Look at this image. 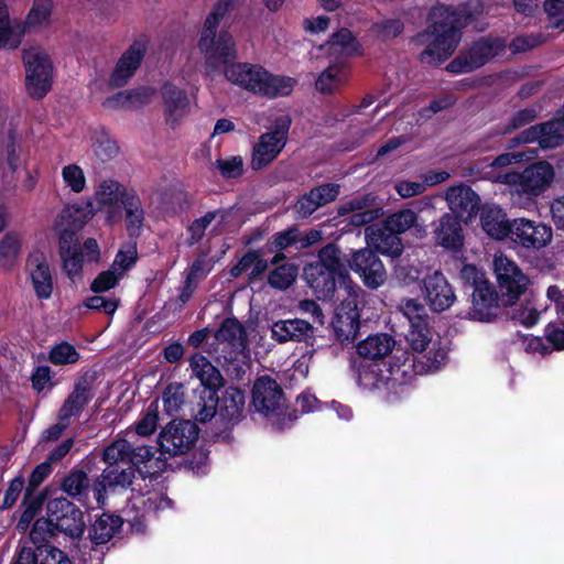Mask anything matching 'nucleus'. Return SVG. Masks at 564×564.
Listing matches in <instances>:
<instances>
[{"label":"nucleus","instance_id":"f257e3e1","mask_svg":"<svg viewBox=\"0 0 564 564\" xmlns=\"http://www.w3.org/2000/svg\"><path fill=\"white\" fill-rule=\"evenodd\" d=\"M445 359V352L437 350L435 357H429L426 367L415 369L409 357L402 362L394 360L387 364L384 361H361L357 367V381L365 390L386 389L402 393L404 386L413 378L414 375L434 371L440 368Z\"/></svg>","mask_w":564,"mask_h":564},{"label":"nucleus","instance_id":"f03ea898","mask_svg":"<svg viewBox=\"0 0 564 564\" xmlns=\"http://www.w3.org/2000/svg\"><path fill=\"white\" fill-rule=\"evenodd\" d=\"M429 19L431 25L417 36L420 43L426 44L421 61L441 63L454 53L459 43L458 18L449 7L438 4L432 8Z\"/></svg>","mask_w":564,"mask_h":564},{"label":"nucleus","instance_id":"7ed1b4c3","mask_svg":"<svg viewBox=\"0 0 564 564\" xmlns=\"http://www.w3.org/2000/svg\"><path fill=\"white\" fill-rule=\"evenodd\" d=\"M234 0H218L205 19L198 48L204 55L205 62L210 67L226 64L237 57L236 41L227 30L217 32L220 21L227 15Z\"/></svg>","mask_w":564,"mask_h":564},{"label":"nucleus","instance_id":"20e7f679","mask_svg":"<svg viewBox=\"0 0 564 564\" xmlns=\"http://www.w3.org/2000/svg\"><path fill=\"white\" fill-rule=\"evenodd\" d=\"M554 177L553 166L549 162L540 161L529 165L521 173L512 171L499 174L495 181L509 186L511 202L514 206L530 209L533 207L535 198L552 185Z\"/></svg>","mask_w":564,"mask_h":564},{"label":"nucleus","instance_id":"39448f33","mask_svg":"<svg viewBox=\"0 0 564 564\" xmlns=\"http://www.w3.org/2000/svg\"><path fill=\"white\" fill-rule=\"evenodd\" d=\"M226 78L246 90L265 97L288 96L292 93L295 79L273 75L260 65L234 63L225 68Z\"/></svg>","mask_w":564,"mask_h":564},{"label":"nucleus","instance_id":"423d86ee","mask_svg":"<svg viewBox=\"0 0 564 564\" xmlns=\"http://www.w3.org/2000/svg\"><path fill=\"white\" fill-rule=\"evenodd\" d=\"M226 78L246 90L265 97L288 96L292 93L295 79L273 75L260 65L234 63L225 68Z\"/></svg>","mask_w":564,"mask_h":564},{"label":"nucleus","instance_id":"0eeeda50","mask_svg":"<svg viewBox=\"0 0 564 564\" xmlns=\"http://www.w3.org/2000/svg\"><path fill=\"white\" fill-rule=\"evenodd\" d=\"M25 67V88L33 98H43L53 83V65L50 56L41 46H30L23 51Z\"/></svg>","mask_w":564,"mask_h":564},{"label":"nucleus","instance_id":"6e6552de","mask_svg":"<svg viewBox=\"0 0 564 564\" xmlns=\"http://www.w3.org/2000/svg\"><path fill=\"white\" fill-rule=\"evenodd\" d=\"M494 272L505 305H513L529 285L528 276L503 253L494 257Z\"/></svg>","mask_w":564,"mask_h":564},{"label":"nucleus","instance_id":"1a4fd4ad","mask_svg":"<svg viewBox=\"0 0 564 564\" xmlns=\"http://www.w3.org/2000/svg\"><path fill=\"white\" fill-rule=\"evenodd\" d=\"M133 191L115 180L101 181L94 193L93 206L105 216L108 225L122 219V206L133 195Z\"/></svg>","mask_w":564,"mask_h":564},{"label":"nucleus","instance_id":"9d476101","mask_svg":"<svg viewBox=\"0 0 564 564\" xmlns=\"http://www.w3.org/2000/svg\"><path fill=\"white\" fill-rule=\"evenodd\" d=\"M291 119L286 115L278 117L273 127L259 137L253 147L251 165L254 170L270 164L286 144Z\"/></svg>","mask_w":564,"mask_h":564},{"label":"nucleus","instance_id":"9b49d317","mask_svg":"<svg viewBox=\"0 0 564 564\" xmlns=\"http://www.w3.org/2000/svg\"><path fill=\"white\" fill-rule=\"evenodd\" d=\"M172 500L160 489H150L147 492H133L129 498L124 512L126 521L137 531L142 530L141 520L150 513L169 509Z\"/></svg>","mask_w":564,"mask_h":564},{"label":"nucleus","instance_id":"f8f14e48","mask_svg":"<svg viewBox=\"0 0 564 564\" xmlns=\"http://www.w3.org/2000/svg\"><path fill=\"white\" fill-rule=\"evenodd\" d=\"M46 514L54 520L56 531L76 539L85 531L86 522L83 512L66 498L59 497L48 500Z\"/></svg>","mask_w":564,"mask_h":564},{"label":"nucleus","instance_id":"ddd939ff","mask_svg":"<svg viewBox=\"0 0 564 564\" xmlns=\"http://www.w3.org/2000/svg\"><path fill=\"white\" fill-rule=\"evenodd\" d=\"M344 291L347 297L336 308L332 326L338 340L349 341L355 339L359 330L357 297L360 289L356 284H348Z\"/></svg>","mask_w":564,"mask_h":564},{"label":"nucleus","instance_id":"4468645a","mask_svg":"<svg viewBox=\"0 0 564 564\" xmlns=\"http://www.w3.org/2000/svg\"><path fill=\"white\" fill-rule=\"evenodd\" d=\"M505 47L506 44L500 39H481L465 55L452 61L446 68L455 74L471 72L499 55Z\"/></svg>","mask_w":564,"mask_h":564},{"label":"nucleus","instance_id":"2eb2a0df","mask_svg":"<svg viewBox=\"0 0 564 564\" xmlns=\"http://www.w3.org/2000/svg\"><path fill=\"white\" fill-rule=\"evenodd\" d=\"M198 431L189 421H172L161 432L159 445L162 453L176 456L186 453L197 440Z\"/></svg>","mask_w":564,"mask_h":564},{"label":"nucleus","instance_id":"dca6fc26","mask_svg":"<svg viewBox=\"0 0 564 564\" xmlns=\"http://www.w3.org/2000/svg\"><path fill=\"white\" fill-rule=\"evenodd\" d=\"M511 239L527 249H541L547 246L553 237L552 228L545 224L527 218L511 221Z\"/></svg>","mask_w":564,"mask_h":564},{"label":"nucleus","instance_id":"f3484780","mask_svg":"<svg viewBox=\"0 0 564 564\" xmlns=\"http://www.w3.org/2000/svg\"><path fill=\"white\" fill-rule=\"evenodd\" d=\"M406 339L414 351L426 352L421 357V359H414L411 358L408 352L401 351L400 355H398V352L393 355L394 360L402 362L404 358L409 357L410 361L414 365V368L420 369L423 366L426 367V365L429 364V357L433 359L437 350H443L445 352L444 360H446V350L440 347L436 343H432L431 332L427 327V323L421 325L414 324L410 326V329L406 334ZM445 361H443L442 364Z\"/></svg>","mask_w":564,"mask_h":564},{"label":"nucleus","instance_id":"a211bd4d","mask_svg":"<svg viewBox=\"0 0 564 564\" xmlns=\"http://www.w3.org/2000/svg\"><path fill=\"white\" fill-rule=\"evenodd\" d=\"M350 269L357 273L366 286L378 289L387 280L386 269L371 249L356 251L349 261Z\"/></svg>","mask_w":564,"mask_h":564},{"label":"nucleus","instance_id":"6ab92c4d","mask_svg":"<svg viewBox=\"0 0 564 564\" xmlns=\"http://www.w3.org/2000/svg\"><path fill=\"white\" fill-rule=\"evenodd\" d=\"M252 403L258 412L280 415L284 406L283 392L275 380L260 377L253 384Z\"/></svg>","mask_w":564,"mask_h":564},{"label":"nucleus","instance_id":"aec40b11","mask_svg":"<svg viewBox=\"0 0 564 564\" xmlns=\"http://www.w3.org/2000/svg\"><path fill=\"white\" fill-rule=\"evenodd\" d=\"M423 296L434 312H444L456 301L452 285L440 271L426 275L423 280Z\"/></svg>","mask_w":564,"mask_h":564},{"label":"nucleus","instance_id":"412c9836","mask_svg":"<svg viewBox=\"0 0 564 564\" xmlns=\"http://www.w3.org/2000/svg\"><path fill=\"white\" fill-rule=\"evenodd\" d=\"M26 272L37 299L48 300L53 293L54 280L46 254L42 251L32 252L26 260Z\"/></svg>","mask_w":564,"mask_h":564},{"label":"nucleus","instance_id":"4be33fe9","mask_svg":"<svg viewBox=\"0 0 564 564\" xmlns=\"http://www.w3.org/2000/svg\"><path fill=\"white\" fill-rule=\"evenodd\" d=\"M149 40L140 36L133 41L129 48L121 55L111 76V83L116 86L124 85L141 65L148 51Z\"/></svg>","mask_w":564,"mask_h":564},{"label":"nucleus","instance_id":"5701e85b","mask_svg":"<svg viewBox=\"0 0 564 564\" xmlns=\"http://www.w3.org/2000/svg\"><path fill=\"white\" fill-rule=\"evenodd\" d=\"M519 141L523 143L536 141L545 149L561 145L564 141V117L529 128L520 134Z\"/></svg>","mask_w":564,"mask_h":564},{"label":"nucleus","instance_id":"b1692460","mask_svg":"<svg viewBox=\"0 0 564 564\" xmlns=\"http://www.w3.org/2000/svg\"><path fill=\"white\" fill-rule=\"evenodd\" d=\"M162 97L164 102L165 121L171 127L178 126L188 115L189 100L185 90L176 87L171 83H166L162 88Z\"/></svg>","mask_w":564,"mask_h":564},{"label":"nucleus","instance_id":"393cba45","mask_svg":"<svg viewBox=\"0 0 564 564\" xmlns=\"http://www.w3.org/2000/svg\"><path fill=\"white\" fill-rule=\"evenodd\" d=\"M471 307L468 318L478 322H491L498 314L496 292L490 283L481 284L471 295Z\"/></svg>","mask_w":564,"mask_h":564},{"label":"nucleus","instance_id":"a878e982","mask_svg":"<svg viewBox=\"0 0 564 564\" xmlns=\"http://www.w3.org/2000/svg\"><path fill=\"white\" fill-rule=\"evenodd\" d=\"M444 198L447 202L448 208L459 218L471 217L479 205L478 195L464 184L449 187Z\"/></svg>","mask_w":564,"mask_h":564},{"label":"nucleus","instance_id":"bb28decb","mask_svg":"<svg viewBox=\"0 0 564 564\" xmlns=\"http://www.w3.org/2000/svg\"><path fill=\"white\" fill-rule=\"evenodd\" d=\"M366 240L377 251L389 257H399L402 253L403 245L394 231H388L386 226L371 225L365 230Z\"/></svg>","mask_w":564,"mask_h":564},{"label":"nucleus","instance_id":"cd10ccee","mask_svg":"<svg viewBox=\"0 0 564 564\" xmlns=\"http://www.w3.org/2000/svg\"><path fill=\"white\" fill-rule=\"evenodd\" d=\"M480 223L484 231L494 239L501 240L511 235V223L506 213L495 204H485L481 207Z\"/></svg>","mask_w":564,"mask_h":564},{"label":"nucleus","instance_id":"c85d7f7f","mask_svg":"<svg viewBox=\"0 0 564 564\" xmlns=\"http://www.w3.org/2000/svg\"><path fill=\"white\" fill-rule=\"evenodd\" d=\"M549 300L555 302L558 323H550L545 328V337L556 349H564V291L556 285L549 286L546 291Z\"/></svg>","mask_w":564,"mask_h":564},{"label":"nucleus","instance_id":"c756f323","mask_svg":"<svg viewBox=\"0 0 564 564\" xmlns=\"http://www.w3.org/2000/svg\"><path fill=\"white\" fill-rule=\"evenodd\" d=\"M338 188L334 184H324L313 188L297 202V213L304 217L312 215L321 206L333 202L339 193Z\"/></svg>","mask_w":564,"mask_h":564},{"label":"nucleus","instance_id":"7c9ffc66","mask_svg":"<svg viewBox=\"0 0 564 564\" xmlns=\"http://www.w3.org/2000/svg\"><path fill=\"white\" fill-rule=\"evenodd\" d=\"M336 276L327 270H322L318 265H306L304 268V278L308 285L319 300L330 299L336 290Z\"/></svg>","mask_w":564,"mask_h":564},{"label":"nucleus","instance_id":"2f4dec72","mask_svg":"<svg viewBox=\"0 0 564 564\" xmlns=\"http://www.w3.org/2000/svg\"><path fill=\"white\" fill-rule=\"evenodd\" d=\"M215 338L219 345L224 346L223 350L228 349L230 352L242 351L246 347L245 329L236 319L224 321L216 332Z\"/></svg>","mask_w":564,"mask_h":564},{"label":"nucleus","instance_id":"473e14b6","mask_svg":"<svg viewBox=\"0 0 564 564\" xmlns=\"http://www.w3.org/2000/svg\"><path fill=\"white\" fill-rule=\"evenodd\" d=\"M394 344V339L388 334L370 335L358 344L357 352L369 359L368 361H379L392 351Z\"/></svg>","mask_w":564,"mask_h":564},{"label":"nucleus","instance_id":"72a5a7b5","mask_svg":"<svg viewBox=\"0 0 564 564\" xmlns=\"http://www.w3.org/2000/svg\"><path fill=\"white\" fill-rule=\"evenodd\" d=\"M308 265L322 267V270H327L338 275L340 281V288L347 289L348 284H354L346 273L345 267L340 260V251L335 245H327L321 249L318 253V260L310 263Z\"/></svg>","mask_w":564,"mask_h":564},{"label":"nucleus","instance_id":"f704fd0d","mask_svg":"<svg viewBox=\"0 0 564 564\" xmlns=\"http://www.w3.org/2000/svg\"><path fill=\"white\" fill-rule=\"evenodd\" d=\"M152 96V89L140 87L132 90L120 91L108 98L106 104L112 109L133 110L149 104Z\"/></svg>","mask_w":564,"mask_h":564},{"label":"nucleus","instance_id":"c9c22d12","mask_svg":"<svg viewBox=\"0 0 564 564\" xmlns=\"http://www.w3.org/2000/svg\"><path fill=\"white\" fill-rule=\"evenodd\" d=\"M437 242L448 249H458L463 245L462 226L457 217L445 214L435 229Z\"/></svg>","mask_w":564,"mask_h":564},{"label":"nucleus","instance_id":"e433bc0d","mask_svg":"<svg viewBox=\"0 0 564 564\" xmlns=\"http://www.w3.org/2000/svg\"><path fill=\"white\" fill-rule=\"evenodd\" d=\"M312 332L308 322L300 318L279 321L271 327L272 337L281 343L288 340H302Z\"/></svg>","mask_w":564,"mask_h":564},{"label":"nucleus","instance_id":"4c0bfd02","mask_svg":"<svg viewBox=\"0 0 564 564\" xmlns=\"http://www.w3.org/2000/svg\"><path fill=\"white\" fill-rule=\"evenodd\" d=\"M219 416L224 421L236 422L245 408V393L238 388H227L218 398Z\"/></svg>","mask_w":564,"mask_h":564},{"label":"nucleus","instance_id":"58836bf2","mask_svg":"<svg viewBox=\"0 0 564 564\" xmlns=\"http://www.w3.org/2000/svg\"><path fill=\"white\" fill-rule=\"evenodd\" d=\"M193 375L200 381L203 388L216 390L223 384L219 370L203 355L196 354L189 360Z\"/></svg>","mask_w":564,"mask_h":564},{"label":"nucleus","instance_id":"ea45409f","mask_svg":"<svg viewBox=\"0 0 564 564\" xmlns=\"http://www.w3.org/2000/svg\"><path fill=\"white\" fill-rule=\"evenodd\" d=\"M123 520L113 514L104 513L98 517L89 530V536L95 544L108 543L119 531Z\"/></svg>","mask_w":564,"mask_h":564},{"label":"nucleus","instance_id":"a19ab883","mask_svg":"<svg viewBox=\"0 0 564 564\" xmlns=\"http://www.w3.org/2000/svg\"><path fill=\"white\" fill-rule=\"evenodd\" d=\"M133 469L132 467L119 468V466H112L106 468L99 481L96 484L94 491L98 503L101 502V491L106 490L107 487L112 486H128L132 482Z\"/></svg>","mask_w":564,"mask_h":564},{"label":"nucleus","instance_id":"79ce46f5","mask_svg":"<svg viewBox=\"0 0 564 564\" xmlns=\"http://www.w3.org/2000/svg\"><path fill=\"white\" fill-rule=\"evenodd\" d=\"M24 33L18 20L9 18L8 8L0 3V47L15 48Z\"/></svg>","mask_w":564,"mask_h":564},{"label":"nucleus","instance_id":"37998d69","mask_svg":"<svg viewBox=\"0 0 564 564\" xmlns=\"http://www.w3.org/2000/svg\"><path fill=\"white\" fill-rule=\"evenodd\" d=\"M23 245L22 235L8 231L0 239V268L10 270L18 262Z\"/></svg>","mask_w":564,"mask_h":564},{"label":"nucleus","instance_id":"c03bdc74","mask_svg":"<svg viewBox=\"0 0 564 564\" xmlns=\"http://www.w3.org/2000/svg\"><path fill=\"white\" fill-rule=\"evenodd\" d=\"M193 413L195 420L202 423L212 420L216 414L219 415L216 390L203 388L199 391L198 400L193 405Z\"/></svg>","mask_w":564,"mask_h":564},{"label":"nucleus","instance_id":"a18cd8bd","mask_svg":"<svg viewBox=\"0 0 564 564\" xmlns=\"http://www.w3.org/2000/svg\"><path fill=\"white\" fill-rule=\"evenodd\" d=\"M341 216L348 215L347 220L352 226H364L382 215L381 208H364L358 200H350L339 209Z\"/></svg>","mask_w":564,"mask_h":564},{"label":"nucleus","instance_id":"49530a36","mask_svg":"<svg viewBox=\"0 0 564 564\" xmlns=\"http://www.w3.org/2000/svg\"><path fill=\"white\" fill-rule=\"evenodd\" d=\"M225 218V212L221 209H217L207 212L203 216L194 219L187 228V231L189 234V245H194L200 241L205 235V231L212 225L220 226L224 223Z\"/></svg>","mask_w":564,"mask_h":564},{"label":"nucleus","instance_id":"de8ad7c7","mask_svg":"<svg viewBox=\"0 0 564 564\" xmlns=\"http://www.w3.org/2000/svg\"><path fill=\"white\" fill-rule=\"evenodd\" d=\"M268 269V261L261 257L258 251H248L239 262L232 267L230 274L238 278L242 273H248L250 279L260 276Z\"/></svg>","mask_w":564,"mask_h":564},{"label":"nucleus","instance_id":"09e8293b","mask_svg":"<svg viewBox=\"0 0 564 564\" xmlns=\"http://www.w3.org/2000/svg\"><path fill=\"white\" fill-rule=\"evenodd\" d=\"M91 395L86 384L79 383L75 387L73 393L65 400L59 410V419L67 420L79 414L80 410L87 404Z\"/></svg>","mask_w":564,"mask_h":564},{"label":"nucleus","instance_id":"8fccbe9b","mask_svg":"<svg viewBox=\"0 0 564 564\" xmlns=\"http://www.w3.org/2000/svg\"><path fill=\"white\" fill-rule=\"evenodd\" d=\"M319 50H326L337 55H349L358 50V44L349 30L341 29L333 34L330 41L321 46Z\"/></svg>","mask_w":564,"mask_h":564},{"label":"nucleus","instance_id":"3c124183","mask_svg":"<svg viewBox=\"0 0 564 564\" xmlns=\"http://www.w3.org/2000/svg\"><path fill=\"white\" fill-rule=\"evenodd\" d=\"M122 209L126 210V224L129 234L131 236L139 235L144 221V212L135 193L126 200Z\"/></svg>","mask_w":564,"mask_h":564},{"label":"nucleus","instance_id":"603ef678","mask_svg":"<svg viewBox=\"0 0 564 564\" xmlns=\"http://www.w3.org/2000/svg\"><path fill=\"white\" fill-rule=\"evenodd\" d=\"M346 80V72L341 64L329 65L317 78L316 88L324 94L333 93Z\"/></svg>","mask_w":564,"mask_h":564},{"label":"nucleus","instance_id":"864d4df0","mask_svg":"<svg viewBox=\"0 0 564 564\" xmlns=\"http://www.w3.org/2000/svg\"><path fill=\"white\" fill-rule=\"evenodd\" d=\"M417 223V215L412 209H401L389 215L383 226L388 231H394L398 235L406 232L412 227H415Z\"/></svg>","mask_w":564,"mask_h":564},{"label":"nucleus","instance_id":"5fc2aeb1","mask_svg":"<svg viewBox=\"0 0 564 564\" xmlns=\"http://www.w3.org/2000/svg\"><path fill=\"white\" fill-rule=\"evenodd\" d=\"M129 462L134 466L144 464L148 467L147 473L153 474L160 471L164 466V463L159 457H154L152 448L148 446L131 447Z\"/></svg>","mask_w":564,"mask_h":564},{"label":"nucleus","instance_id":"6e6d98bb","mask_svg":"<svg viewBox=\"0 0 564 564\" xmlns=\"http://www.w3.org/2000/svg\"><path fill=\"white\" fill-rule=\"evenodd\" d=\"M48 360L56 366L72 365L79 360V352L69 343L61 341L51 348Z\"/></svg>","mask_w":564,"mask_h":564},{"label":"nucleus","instance_id":"4d7b16f0","mask_svg":"<svg viewBox=\"0 0 564 564\" xmlns=\"http://www.w3.org/2000/svg\"><path fill=\"white\" fill-rule=\"evenodd\" d=\"M137 257L138 251L135 242H128L120 248L110 269L119 276H122L124 272L134 264Z\"/></svg>","mask_w":564,"mask_h":564},{"label":"nucleus","instance_id":"13d9d810","mask_svg":"<svg viewBox=\"0 0 564 564\" xmlns=\"http://www.w3.org/2000/svg\"><path fill=\"white\" fill-rule=\"evenodd\" d=\"M297 276V268L294 264H282L269 275V283L272 288L285 290Z\"/></svg>","mask_w":564,"mask_h":564},{"label":"nucleus","instance_id":"bf43d9fd","mask_svg":"<svg viewBox=\"0 0 564 564\" xmlns=\"http://www.w3.org/2000/svg\"><path fill=\"white\" fill-rule=\"evenodd\" d=\"M130 454V443L126 440H116L104 451V460L109 467L118 466L120 462H129Z\"/></svg>","mask_w":564,"mask_h":564},{"label":"nucleus","instance_id":"052dcab7","mask_svg":"<svg viewBox=\"0 0 564 564\" xmlns=\"http://www.w3.org/2000/svg\"><path fill=\"white\" fill-rule=\"evenodd\" d=\"M62 178L66 187L74 193H82L86 187V176L77 164H67L62 169Z\"/></svg>","mask_w":564,"mask_h":564},{"label":"nucleus","instance_id":"680f3d73","mask_svg":"<svg viewBox=\"0 0 564 564\" xmlns=\"http://www.w3.org/2000/svg\"><path fill=\"white\" fill-rule=\"evenodd\" d=\"M53 522L54 520H51V517L47 514L46 518H39L34 522L30 532V539L35 545L43 546L44 542L55 535L57 531Z\"/></svg>","mask_w":564,"mask_h":564},{"label":"nucleus","instance_id":"e2e57ef3","mask_svg":"<svg viewBox=\"0 0 564 564\" xmlns=\"http://www.w3.org/2000/svg\"><path fill=\"white\" fill-rule=\"evenodd\" d=\"M63 269L70 279H75L82 271L83 263L86 262L83 254L76 248H61Z\"/></svg>","mask_w":564,"mask_h":564},{"label":"nucleus","instance_id":"0e129e2a","mask_svg":"<svg viewBox=\"0 0 564 564\" xmlns=\"http://www.w3.org/2000/svg\"><path fill=\"white\" fill-rule=\"evenodd\" d=\"M402 31L403 24L398 19L381 20L372 25V32L378 39L382 41H388L397 37L402 33Z\"/></svg>","mask_w":564,"mask_h":564},{"label":"nucleus","instance_id":"69168bd1","mask_svg":"<svg viewBox=\"0 0 564 564\" xmlns=\"http://www.w3.org/2000/svg\"><path fill=\"white\" fill-rule=\"evenodd\" d=\"M401 312L408 318L410 326L414 324L421 325L427 323L426 310L416 300H404L401 304Z\"/></svg>","mask_w":564,"mask_h":564},{"label":"nucleus","instance_id":"338daca9","mask_svg":"<svg viewBox=\"0 0 564 564\" xmlns=\"http://www.w3.org/2000/svg\"><path fill=\"white\" fill-rule=\"evenodd\" d=\"M93 150L95 155L99 158L101 161L111 160L119 152L117 142L106 134L100 135L94 141Z\"/></svg>","mask_w":564,"mask_h":564},{"label":"nucleus","instance_id":"774afa93","mask_svg":"<svg viewBox=\"0 0 564 564\" xmlns=\"http://www.w3.org/2000/svg\"><path fill=\"white\" fill-rule=\"evenodd\" d=\"M39 564H74L73 560L55 546H39Z\"/></svg>","mask_w":564,"mask_h":564}]
</instances>
